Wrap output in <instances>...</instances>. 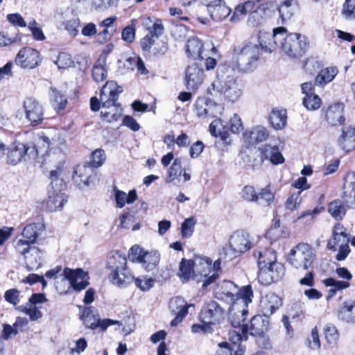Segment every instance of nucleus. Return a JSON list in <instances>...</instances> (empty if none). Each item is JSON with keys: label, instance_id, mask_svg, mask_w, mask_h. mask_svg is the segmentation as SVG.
I'll list each match as a JSON object with an SVG mask.
<instances>
[{"label": "nucleus", "instance_id": "f8f14e48", "mask_svg": "<svg viewBox=\"0 0 355 355\" xmlns=\"http://www.w3.org/2000/svg\"><path fill=\"white\" fill-rule=\"evenodd\" d=\"M25 117L30 124L35 127L40 125L44 121L43 106L33 97L26 98L23 103Z\"/></svg>", "mask_w": 355, "mask_h": 355}, {"label": "nucleus", "instance_id": "a18cd8bd", "mask_svg": "<svg viewBox=\"0 0 355 355\" xmlns=\"http://www.w3.org/2000/svg\"><path fill=\"white\" fill-rule=\"evenodd\" d=\"M197 220L194 216L186 218L181 224V234L184 238L192 236Z\"/></svg>", "mask_w": 355, "mask_h": 355}, {"label": "nucleus", "instance_id": "58836bf2", "mask_svg": "<svg viewBox=\"0 0 355 355\" xmlns=\"http://www.w3.org/2000/svg\"><path fill=\"white\" fill-rule=\"evenodd\" d=\"M338 317L347 322H355V306L354 302H345L338 311Z\"/></svg>", "mask_w": 355, "mask_h": 355}, {"label": "nucleus", "instance_id": "3c124183", "mask_svg": "<svg viewBox=\"0 0 355 355\" xmlns=\"http://www.w3.org/2000/svg\"><path fill=\"white\" fill-rule=\"evenodd\" d=\"M238 295H240L242 300V308L248 309V306L252 302L253 297V291L251 285H246L239 289Z\"/></svg>", "mask_w": 355, "mask_h": 355}, {"label": "nucleus", "instance_id": "412c9836", "mask_svg": "<svg viewBox=\"0 0 355 355\" xmlns=\"http://www.w3.org/2000/svg\"><path fill=\"white\" fill-rule=\"evenodd\" d=\"M272 1H267L259 6L256 5V1L252 0L245 1L244 6L247 12H250L248 18V24L252 26H256L261 24L263 19V15L265 10L272 5Z\"/></svg>", "mask_w": 355, "mask_h": 355}, {"label": "nucleus", "instance_id": "b1692460", "mask_svg": "<svg viewBox=\"0 0 355 355\" xmlns=\"http://www.w3.org/2000/svg\"><path fill=\"white\" fill-rule=\"evenodd\" d=\"M344 104L336 103L329 106L325 118L328 123L332 126L342 125L345 121L343 115Z\"/></svg>", "mask_w": 355, "mask_h": 355}, {"label": "nucleus", "instance_id": "a211bd4d", "mask_svg": "<svg viewBox=\"0 0 355 355\" xmlns=\"http://www.w3.org/2000/svg\"><path fill=\"white\" fill-rule=\"evenodd\" d=\"M201 3L207 7L211 18L216 21L226 19L231 12L224 0H202Z\"/></svg>", "mask_w": 355, "mask_h": 355}, {"label": "nucleus", "instance_id": "9d476101", "mask_svg": "<svg viewBox=\"0 0 355 355\" xmlns=\"http://www.w3.org/2000/svg\"><path fill=\"white\" fill-rule=\"evenodd\" d=\"M62 275L64 279L69 281L71 287L76 292H80L85 289L89 284L88 272L80 268L72 269L65 267Z\"/></svg>", "mask_w": 355, "mask_h": 355}, {"label": "nucleus", "instance_id": "774afa93", "mask_svg": "<svg viewBox=\"0 0 355 355\" xmlns=\"http://www.w3.org/2000/svg\"><path fill=\"white\" fill-rule=\"evenodd\" d=\"M145 253L146 251L139 246L135 245L130 249L129 256L132 259V260H136L138 262L141 263L145 259Z\"/></svg>", "mask_w": 355, "mask_h": 355}, {"label": "nucleus", "instance_id": "dca6fc26", "mask_svg": "<svg viewBox=\"0 0 355 355\" xmlns=\"http://www.w3.org/2000/svg\"><path fill=\"white\" fill-rule=\"evenodd\" d=\"M15 62L23 69H34L42 62V58L38 51L28 46L19 50Z\"/></svg>", "mask_w": 355, "mask_h": 355}, {"label": "nucleus", "instance_id": "c9c22d12", "mask_svg": "<svg viewBox=\"0 0 355 355\" xmlns=\"http://www.w3.org/2000/svg\"><path fill=\"white\" fill-rule=\"evenodd\" d=\"M338 73V69L336 67H331L322 69L315 78V84L322 87L331 82Z\"/></svg>", "mask_w": 355, "mask_h": 355}, {"label": "nucleus", "instance_id": "0eeeda50", "mask_svg": "<svg viewBox=\"0 0 355 355\" xmlns=\"http://www.w3.org/2000/svg\"><path fill=\"white\" fill-rule=\"evenodd\" d=\"M40 150L34 143L14 142L12 148L8 152V162L12 165H16L23 159L28 158L35 160L40 155Z\"/></svg>", "mask_w": 355, "mask_h": 355}, {"label": "nucleus", "instance_id": "8fccbe9b", "mask_svg": "<svg viewBox=\"0 0 355 355\" xmlns=\"http://www.w3.org/2000/svg\"><path fill=\"white\" fill-rule=\"evenodd\" d=\"M304 302L296 301L291 304L288 313L293 320H301L304 318Z\"/></svg>", "mask_w": 355, "mask_h": 355}, {"label": "nucleus", "instance_id": "49530a36", "mask_svg": "<svg viewBox=\"0 0 355 355\" xmlns=\"http://www.w3.org/2000/svg\"><path fill=\"white\" fill-rule=\"evenodd\" d=\"M105 160L106 154L105 150L101 148H98L92 153L89 163L92 166L97 168L101 166Z\"/></svg>", "mask_w": 355, "mask_h": 355}, {"label": "nucleus", "instance_id": "6e6d98bb", "mask_svg": "<svg viewBox=\"0 0 355 355\" xmlns=\"http://www.w3.org/2000/svg\"><path fill=\"white\" fill-rule=\"evenodd\" d=\"M302 200L301 191L292 193L286 200V208L291 211L297 209L302 202Z\"/></svg>", "mask_w": 355, "mask_h": 355}, {"label": "nucleus", "instance_id": "0e129e2a", "mask_svg": "<svg viewBox=\"0 0 355 355\" xmlns=\"http://www.w3.org/2000/svg\"><path fill=\"white\" fill-rule=\"evenodd\" d=\"M116 28L110 29L103 28V31H101L96 37V40L99 44H105L110 41L114 35Z\"/></svg>", "mask_w": 355, "mask_h": 355}, {"label": "nucleus", "instance_id": "7c9ffc66", "mask_svg": "<svg viewBox=\"0 0 355 355\" xmlns=\"http://www.w3.org/2000/svg\"><path fill=\"white\" fill-rule=\"evenodd\" d=\"M67 202V196L64 193H53L49 191V198L46 202V207L50 211H56L62 208L63 205Z\"/></svg>", "mask_w": 355, "mask_h": 355}, {"label": "nucleus", "instance_id": "de8ad7c7", "mask_svg": "<svg viewBox=\"0 0 355 355\" xmlns=\"http://www.w3.org/2000/svg\"><path fill=\"white\" fill-rule=\"evenodd\" d=\"M207 98H198L195 103V110L196 112V115L200 118H205L206 116V111L207 108V105L211 103V99L209 95H207Z\"/></svg>", "mask_w": 355, "mask_h": 355}, {"label": "nucleus", "instance_id": "f704fd0d", "mask_svg": "<svg viewBox=\"0 0 355 355\" xmlns=\"http://www.w3.org/2000/svg\"><path fill=\"white\" fill-rule=\"evenodd\" d=\"M92 76L93 80L97 83L105 80L107 76L105 58H102L100 57L96 61L92 67Z\"/></svg>", "mask_w": 355, "mask_h": 355}, {"label": "nucleus", "instance_id": "6e6552de", "mask_svg": "<svg viewBox=\"0 0 355 355\" xmlns=\"http://www.w3.org/2000/svg\"><path fill=\"white\" fill-rule=\"evenodd\" d=\"M252 245L250 236L248 232L244 230L235 231L229 239L228 252L231 251L229 260H232L246 251L249 250Z\"/></svg>", "mask_w": 355, "mask_h": 355}, {"label": "nucleus", "instance_id": "bf43d9fd", "mask_svg": "<svg viewBox=\"0 0 355 355\" xmlns=\"http://www.w3.org/2000/svg\"><path fill=\"white\" fill-rule=\"evenodd\" d=\"M202 324H193L191 329L193 334H211L214 332V329L211 323L206 322H201Z\"/></svg>", "mask_w": 355, "mask_h": 355}, {"label": "nucleus", "instance_id": "09e8293b", "mask_svg": "<svg viewBox=\"0 0 355 355\" xmlns=\"http://www.w3.org/2000/svg\"><path fill=\"white\" fill-rule=\"evenodd\" d=\"M274 198L275 195L271 191L270 185H267L266 187L261 189L260 192L257 193V202L260 200L259 204L263 205H270Z\"/></svg>", "mask_w": 355, "mask_h": 355}, {"label": "nucleus", "instance_id": "13d9d810", "mask_svg": "<svg viewBox=\"0 0 355 355\" xmlns=\"http://www.w3.org/2000/svg\"><path fill=\"white\" fill-rule=\"evenodd\" d=\"M28 27L32 33L33 37L35 40L43 41L45 40V36L42 28L38 26V24L35 19L29 22Z\"/></svg>", "mask_w": 355, "mask_h": 355}, {"label": "nucleus", "instance_id": "1a4fd4ad", "mask_svg": "<svg viewBox=\"0 0 355 355\" xmlns=\"http://www.w3.org/2000/svg\"><path fill=\"white\" fill-rule=\"evenodd\" d=\"M42 231L43 225L40 223H31L24 228L22 231L24 239H19L17 242V248L23 255L29 252L31 249L30 244L36 242Z\"/></svg>", "mask_w": 355, "mask_h": 355}, {"label": "nucleus", "instance_id": "f03ea898", "mask_svg": "<svg viewBox=\"0 0 355 355\" xmlns=\"http://www.w3.org/2000/svg\"><path fill=\"white\" fill-rule=\"evenodd\" d=\"M233 309L236 310L231 318V324L234 328H241V334L236 335V340L241 341L243 336L246 338V334L249 331L250 334L254 336L262 334H266L270 327V322L268 318L262 315H257L250 320V326L246 322V315L248 313V309L239 308V304L236 302L233 305Z\"/></svg>", "mask_w": 355, "mask_h": 355}, {"label": "nucleus", "instance_id": "393cba45", "mask_svg": "<svg viewBox=\"0 0 355 355\" xmlns=\"http://www.w3.org/2000/svg\"><path fill=\"white\" fill-rule=\"evenodd\" d=\"M197 257H201L200 256H195V260L182 259L180 263L178 275L180 279L184 282L190 279L195 273L194 268L200 269L199 261H196Z\"/></svg>", "mask_w": 355, "mask_h": 355}, {"label": "nucleus", "instance_id": "6ab92c4d", "mask_svg": "<svg viewBox=\"0 0 355 355\" xmlns=\"http://www.w3.org/2000/svg\"><path fill=\"white\" fill-rule=\"evenodd\" d=\"M285 274L284 266L278 261H275L273 264L266 269H263L261 272H259V279L263 284L268 285L272 282H277L282 279Z\"/></svg>", "mask_w": 355, "mask_h": 355}, {"label": "nucleus", "instance_id": "39448f33", "mask_svg": "<svg viewBox=\"0 0 355 355\" xmlns=\"http://www.w3.org/2000/svg\"><path fill=\"white\" fill-rule=\"evenodd\" d=\"M234 51L237 55V67L243 72L252 71L259 60L260 48L252 42H245L243 46L235 47Z\"/></svg>", "mask_w": 355, "mask_h": 355}, {"label": "nucleus", "instance_id": "9b49d317", "mask_svg": "<svg viewBox=\"0 0 355 355\" xmlns=\"http://www.w3.org/2000/svg\"><path fill=\"white\" fill-rule=\"evenodd\" d=\"M220 257L216 259L214 263L210 258L207 257H197L196 261H199L200 269H198V272L202 277H207L211 272H217L221 271L222 260L230 261V254L227 248H223L219 252Z\"/></svg>", "mask_w": 355, "mask_h": 355}, {"label": "nucleus", "instance_id": "052dcab7", "mask_svg": "<svg viewBox=\"0 0 355 355\" xmlns=\"http://www.w3.org/2000/svg\"><path fill=\"white\" fill-rule=\"evenodd\" d=\"M148 35L152 37H159L164 32V27L162 24V19L155 18L153 26L148 28Z\"/></svg>", "mask_w": 355, "mask_h": 355}, {"label": "nucleus", "instance_id": "338daca9", "mask_svg": "<svg viewBox=\"0 0 355 355\" xmlns=\"http://www.w3.org/2000/svg\"><path fill=\"white\" fill-rule=\"evenodd\" d=\"M72 63L73 61L69 54L64 52L59 53L56 64L60 69H65L69 67Z\"/></svg>", "mask_w": 355, "mask_h": 355}, {"label": "nucleus", "instance_id": "37998d69", "mask_svg": "<svg viewBox=\"0 0 355 355\" xmlns=\"http://www.w3.org/2000/svg\"><path fill=\"white\" fill-rule=\"evenodd\" d=\"M275 148V146H271L269 144H264L259 147V151L260 153V159L257 162L252 164V168L254 170L259 168L261 166L265 160H270Z\"/></svg>", "mask_w": 355, "mask_h": 355}, {"label": "nucleus", "instance_id": "c756f323", "mask_svg": "<svg viewBox=\"0 0 355 355\" xmlns=\"http://www.w3.org/2000/svg\"><path fill=\"white\" fill-rule=\"evenodd\" d=\"M49 96L52 106L59 112L65 109L67 104L66 95L54 87H50Z\"/></svg>", "mask_w": 355, "mask_h": 355}, {"label": "nucleus", "instance_id": "a878e982", "mask_svg": "<svg viewBox=\"0 0 355 355\" xmlns=\"http://www.w3.org/2000/svg\"><path fill=\"white\" fill-rule=\"evenodd\" d=\"M220 119H214L209 125V130L211 135L214 137H219L218 142L221 141L223 146H227L231 144L230 135Z\"/></svg>", "mask_w": 355, "mask_h": 355}, {"label": "nucleus", "instance_id": "ddd939ff", "mask_svg": "<svg viewBox=\"0 0 355 355\" xmlns=\"http://www.w3.org/2000/svg\"><path fill=\"white\" fill-rule=\"evenodd\" d=\"M225 310L214 300L205 303L200 312L199 318L201 322L211 324H219L223 319Z\"/></svg>", "mask_w": 355, "mask_h": 355}, {"label": "nucleus", "instance_id": "f257e3e1", "mask_svg": "<svg viewBox=\"0 0 355 355\" xmlns=\"http://www.w3.org/2000/svg\"><path fill=\"white\" fill-rule=\"evenodd\" d=\"M231 73L232 70L227 65L218 66L216 78L207 88V94L214 98L223 96L231 102L237 101L241 95V90Z\"/></svg>", "mask_w": 355, "mask_h": 355}, {"label": "nucleus", "instance_id": "aec40b11", "mask_svg": "<svg viewBox=\"0 0 355 355\" xmlns=\"http://www.w3.org/2000/svg\"><path fill=\"white\" fill-rule=\"evenodd\" d=\"M342 199L349 209H355V171L348 172L343 178Z\"/></svg>", "mask_w": 355, "mask_h": 355}, {"label": "nucleus", "instance_id": "e2e57ef3", "mask_svg": "<svg viewBox=\"0 0 355 355\" xmlns=\"http://www.w3.org/2000/svg\"><path fill=\"white\" fill-rule=\"evenodd\" d=\"M206 116L207 119L217 118L218 114H220L223 110L221 105L211 100V103L207 106Z\"/></svg>", "mask_w": 355, "mask_h": 355}, {"label": "nucleus", "instance_id": "680f3d73", "mask_svg": "<svg viewBox=\"0 0 355 355\" xmlns=\"http://www.w3.org/2000/svg\"><path fill=\"white\" fill-rule=\"evenodd\" d=\"M241 197L248 202H257V193L254 187L250 185H246L243 188Z\"/></svg>", "mask_w": 355, "mask_h": 355}, {"label": "nucleus", "instance_id": "2eb2a0df", "mask_svg": "<svg viewBox=\"0 0 355 355\" xmlns=\"http://www.w3.org/2000/svg\"><path fill=\"white\" fill-rule=\"evenodd\" d=\"M287 32L284 26H279L273 29L272 33L264 31H260L258 35L259 46L266 53H272L277 49V35H282Z\"/></svg>", "mask_w": 355, "mask_h": 355}, {"label": "nucleus", "instance_id": "5701e85b", "mask_svg": "<svg viewBox=\"0 0 355 355\" xmlns=\"http://www.w3.org/2000/svg\"><path fill=\"white\" fill-rule=\"evenodd\" d=\"M269 137L268 130L261 125L253 127L250 130H246L243 133V137L248 145H255L266 141Z\"/></svg>", "mask_w": 355, "mask_h": 355}, {"label": "nucleus", "instance_id": "ea45409f", "mask_svg": "<svg viewBox=\"0 0 355 355\" xmlns=\"http://www.w3.org/2000/svg\"><path fill=\"white\" fill-rule=\"evenodd\" d=\"M145 259L141 262L146 271H152L156 268L160 261V254L157 250L146 251Z\"/></svg>", "mask_w": 355, "mask_h": 355}, {"label": "nucleus", "instance_id": "cd10ccee", "mask_svg": "<svg viewBox=\"0 0 355 355\" xmlns=\"http://www.w3.org/2000/svg\"><path fill=\"white\" fill-rule=\"evenodd\" d=\"M203 44L196 37H193L187 40L186 44V53L187 56L193 60H202Z\"/></svg>", "mask_w": 355, "mask_h": 355}, {"label": "nucleus", "instance_id": "bb28decb", "mask_svg": "<svg viewBox=\"0 0 355 355\" xmlns=\"http://www.w3.org/2000/svg\"><path fill=\"white\" fill-rule=\"evenodd\" d=\"M339 146L345 151L355 149V128L347 127L342 129V135L338 139Z\"/></svg>", "mask_w": 355, "mask_h": 355}, {"label": "nucleus", "instance_id": "7ed1b4c3", "mask_svg": "<svg viewBox=\"0 0 355 355\" xmlns=\"http://www.w3.org/2000/svg\"><path fill=\"white\" fill-rule=\"evenodd\" d=\"M106 268L109 271L110 282L119 288H125L132 283L134 276L127 266L125 254L119 251H112L107 257Z\"/></svg>", "mask_w": 355, "mask_h": 355}, {"label": "nucleus", "instance_id": "603ef678", "mask_svg": "<svg viewBox=\"0 0 355 355\" xmlns=\"http://www.w3.org/2000/svg\"><path fill=\"white\" fill-rule=\"evenodd\" d=\"M132 282L141 291L146 292L152 288L155 284V279L152 277L146 278V277H134Z\"/></svg>", "mask_w": 355, "mask_h": 355}, {"label": "nucleus", "instance_id": "5fc2aeb1", "mask_svg": "<svg viewBox=\"0 0 355 355\" xmlns=\"http://www.w3.org/2000/svg\"><path fill=\"white\" fill-rule=\"evenodd\" d=\"M322 283L327 287H334L337 291L346 289L350 286L349 282L337 280L333 277L324 279Z\"/></svg>", "mask_w": 355, "mask_h": 355}, {"label": "nucleus", "instance_id": "72a5a7b5", "mask_svg": "<svg viewBox=\"0 0 355 355\" xmlns=\"http://www.w3.org/2000/svg\"><path fill=\"white\" fill-rule=\"evenodd\" d=\"M80 310V319L83 322L85 327L93 330L94 324L98 317V313L94 311L93 306H79Z\"/></svg>", "mask_w": 355, "mask_h": 355}, {"label": "nucleus", "instance_id": "4c0bfd02", "mask_svg": "<svg viewBox=\"0 0 355 355\" xmlns=\"http://www.w3.org/2000/svg\"><path fill=\"white\" fill-rule=\"evenodd\" d=\"M258 267L259 272L266 269L277 261L276 252L272 250H266L263 252H259Z\"/></svg>", "mask_w": 355, "mask_h": 355}, {"label": "nucleus", "instance_id": "a19ab883", "mask_svg": "<svg viewBox=\"0 0 355 355\" xmlns=\"http://www.w3.org/2000/svg\"><path fill=\"white\" fill-rule=\"evenodd\" d=\"M328 211L336 220H340L346 214V209L343 201L334 200L328 205Z\"/></svg>", "mask_w": 355, "mask_h": 355}, {"label": "nucleus", "instance_id": "4d7b16f0", "mask_svg": "<svg viewBox=\"0 0 355 355\" xmlns=\"http://www.w3.org/2000/svg\"><path fill=\"white\" fill-rule=\"evenodd\" d=\"M342 14L347 19H355V0H345Z\"/></svg>", "mask_w": 355, "mask_h": 355}, {"label": "nucleus", "instance_id": "c85d7f7f", "mask_svg": "<svg viewBox=\"0 0 355 355\" xmlns=\"http://www.w3.org/2000/svg\"><path fill=\"white\" fill-rule=\"evenodd\" d=\"M218 347L220 349L218 355H243L245 352V346L236 341H232V343L221 342Z\"/></svg>", "mask_w": 355, "mask_h": 355}, {"label": "nucleus", "instance_id": "2f4dec72", "mask_svg": "<svg viewBox=\"0 0 355 355\" xmlns=\"http://www.w3.org/2000/svg\"><path fill=\"white\" fill-rule=\"evenodd\" d=\"M123 91V87L119 85L114 80L107 81L100 91L101 101H103V96H106V92H108V98L117 101L119 94L122 93Z\"/></svg>", "mask_w": 355, "mask_h": 355}, {"label": "nucleus", "instance_id": "f3484780", "mask_svg": "<svg viewBox=\"0 0 355 355\" xmlns=\"http://www.w3.org/2000/svg\"><path fill=\"white\" fill-rule=\"evenodd\" d=\"M204 69L197 64L189 65L184 72L185 86L187 89L196 91L204 80Z\"/></svg>", "mask_w": 355, "mask_h": 355}, {"label": "nucleus", "instance_id": "473e14b6", "mask_svg": "<svg viewBox=\"0 0 355 355\" xmlns=\"http://www.w3.org/2000/svg\"><path fill=\"white\" fill-rule=\"evenodd\" d=\"M62 171V165H59L56 169L52 170L50 173L51 186L53 193H63L67 185L62 178L60 175Z\"/></svg>", "mask_w": 355, "mask_h": 355}, {"label": "nucleus", "instance_id": "e433bc0d", "mask_svg": "<svg viewBox=\"0 0 355 355\" xmlns=\"http://www.w3.org/2000/svg\"><path fill=\"white\" fill-rule=\"evenodd\" d=\"M286 111L285 110L273 109L269 115V121L271 126L275 130H281L286 125Z\"/></svg>", "mask_w": 355, "mask_h": 355}, {"label": "nucleus", "instance_id": "79ce46f5", "mask_svg": "<svg viewBox=\"0 0 355 355\" xmlns=\"http://www.w3.org/2000/svg\"><path fill=\"white\" fill-rule=\"evenodd\" d=\"M175 303L180 305V309L178 311L175 318H173L171 322V325L172 327L177 326L180 322L182 321V320L187 315L189 307L191 306V304L184 302L183 299L180 297H178L175 299Z\"/></svg>", "mask_w": 355, "mask_h": 355}, {"label": "nucleus", "instance_id": "864d4df0", "mask_svg": "<svg viewBox=\"0 0 355 355\" xmlns=\"http://www.w3.org/2000/svg\"><path fill=\"white\" fill-rule=\"evenodd\" d=\"M324 334L328 343L336 344L339 338V334L335 326L330 324H327L324 328Z\"/></svg>", "mask_w": 355, "mask_h": 355}, {"label": "nucleus", "instance_id": "4468645a", "mask_svg": "<svg viewBox=\"0 0 355 355\" xmlns=\"http://www.w3.org/2000/svg\"><path fill=\"white\" fill-rule=\"evenodd\" d=\"M94 168L89 162L78 166L73 171V180L80 189H84L94 184L96 174Z\"/></svg>", "mask_w": 355, "mask_h": 355}, {"label": "nucleus", "instance_id": "20e7f679", "mask_svg": "<svg viewBox=\"0 0 355 355\" xmlns=\"http://www.w3.org/2000/svg\"><path fill=\"white\" fill-rule=\"evenodd\" d=\"M281 40H282L281 42L282 51L291 58L303 57L309 48L308 37L300 33H289Z\"/></svg>", "mask_w": 355, "mask_h": 355}, {"label": "nucleus", "instance_id": "423d86ee", "mask_svg": "<svg viewBox=\"0 0 355 355\" xmlns=\"http://www.w3.org/2000/svg\"><path fill=\"white\" fill-rule=\"evenodd\" d=\"M315 259L314 249L308 243L298 244L291 250L288 255V263L297 269H309L312 266Z\"/></svg>", "mask_w": 355, "mask_h": 355}, {"label": "nucleus", "instance_id": "c03bdc74", "mask_svg": "<svg viewBox=\"0 0 355 355\" xmlns=\"http://www.w3.org/2000/svg\"><path fill=\"white\" fill-rule=\"evenodd\" d=\"M182 171L181 159L180 158L175 159L172 165L168 169L166 182H171L174 181L181 176Z\"/></svg>", "mask_w": 355, "mask_h": 355}, {"label": "nucleus", "instance_id": "69168bd1", "mask_svg": "<svg viewBox=\"0 0 355 355\" xmlns=\"http://www.w3.org/2000/svg\"><path fill=\"white\" fill-rule=\"evenodd\" d=\"M136 28L134 25H129L125 27L121 33V38L128 43H132L135 37Z\"/></svg>", "mask_w": 355, "mask_h": 355}, {"label": "nucleus", "instance_id": "4be33fe9", "mask_svg": "<svg viewBox=\"0 0 355 355\" xmlns=\"http://www.w3.org/2000/svg\"><path fill=\"white\" fill-rule=\"evenodd\" d=\"M301 89L305 96L303 98V105L308 110H316L321 105V99L315 94L314 85L311 83H304L301 85Z\"/></svg>", "mask_w": 355, "mask_h": 355}]
</instances>
